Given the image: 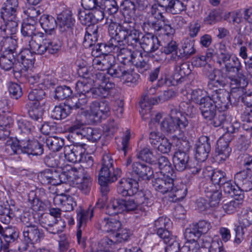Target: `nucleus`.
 I'll use <instances>...</instances> for the list:
<instances>
[{
	"label": "nucleus",
	"mask_w": 252,
	"mask_h": 252,
	"mask_svg": "<svg viewBox=\"0 0 252 252\" xmlns=\"http://www.w3.org/2000/svg\"><path fill=\"white\" fill-rule=\"evenodd\" d=\"M138 183L132 179H122L117 186V192L123 196H129L128 199H117L112 201L108 206L110 215H116L122 212L133 211L140 205L148 206L151 205L149 196L144 192L138 191Z\"/></svg>",
	"instance_id": "f257e3e1"
},
{
	"label": "nucleus",
	"mask_w": 252,
	"mask_h": 252,
	"mask_svg": "<svg viewBox=\"0 0 252 252\" xmlns=\"http://www.w3.org/2000/svg\"><path fill=\"white\" fill-rule=\"evenodd\" d=\"M209 221H198L192 222L185 229V237L187 240L183 250L187 252H211L209 249H207L200 246L195 242L201 237L203 233H206L211 228Z\"/></svg>",
	"instance_id": "f03ea898"
},
{
	"label": "nucleus",
	"mask_w": 252,
	"mask_h": 252,
	"mask_svg": "<svg viewBox=\"0 0 252 252\" xmlns=\"http://www.w3.org/2000/svg\"><path fill=\"white\" fill-rule=\"evenodd\" d=\"M20 143L11 142L9 149L13 154L26 153L28 155H41L43 153V145L37 140H30L29 137L23 139L20 137Z\"/></svg>",
	"instance_id": "7ed1b4c3"
},
{
	"label": "nucleus",
	"mask_w": 252,
	"mask_h": 252,
	"mask_svg": "<svg viewBox=\"0 0 252 252\" xmlns=\"http://www.w3.org/2000/svg\"><path fill=\"white\" fill-rule=\"evenodd\" d=\"M217 63L220 65L222 64L224 65L225 74L230 80V86L232 88L235 85H238L239 82L243 81L239 77V75L244 74L240 72L242 65L237 58L231 55L221 61H217Z\"/></svg>",
	"instance_id": "20e7f679"
},
{
	"label": "nucleus",
	"mask_w": 252,
	"mask_h": 252,
	"mask_svg": "<svg viewBox=\"0 0 252 252\" xmlns=\"http://www.w3.org/2000/svg\"><path fill=\"white\" fill-rule=\"evenodd\" d=\"M113 159L109 154L103 155L102 159L101 167L99 170L98 180L114 182L121 176L122 171L120 168L115 169L113 167Z\"/></svg>",
	"instance_id": "39448f33"
},
{
	"label": "nucleus",
	"mask_w": 252,
	"mask_h": 252,
	"mask_svg": "<svg viewBox=\"0 0 252 252\" xmlns=\"http://www.w3.org/2000/svg\"><path fill=\"white\" fill-rule=\"evenodd\" d=\"M38 178L42 184L53 186H57L71 180V176L68 174V172L61 173L56 170L49 169L40 172L38 175Z\"/></svg>",
	"instance_id": "423d86ee"
},
{
	"label": "nucleus",
	"mask_w": 252,
	"mask_h": 252,
	"mask_svg": "<svg viewBox=\"0 0 252 252\" xmlns=\"http://www.w3.org/2000/svg\"><path fill=\"white\" fill-rule=\"evenodd\" d=\"M68 174L71 176L73 175V178L71 177V181H74L76 187L84 194H88L92 188V178L90 175L84 170V169L71 168L68 171Z\"/></svg>",
	"instance_id": "0eeeda50"
},
{
	"label": "nucleus",
	"mask_w": 252,
	"mask_h": 252,
	"mask_svg": "<svg viewBox=\"0 0 252 252\" xmlns=\"http://www.w3.org/2000/svg\"><path fill=\"white\" fill-rule=\"evenodd\" d=\"M130 26L129 23L124 22L122 25L116 23H111L108 28V32L111 37V41L116 42L117 47L126 45V40Z\"/></svg>",
	"instance_id": "6e6552de"
},
{
	"label": "nucleus",
	"mask_w": 252,
	"mask_h": 252,
	"mask_svg": "<svg viewBox=\"0 0 252 252\" xmlns=\"http://www.w3.org/2000/svg\"><path fill=\"white\" fill-rule=\"evenodd\" d=\"M72 15L70 10H63L57 16L58 25L61 32H66L69 34L77 35L79 32L75 26V20Z\"/></svg>",
	"instance_id": "1a4fd4ad"
},
{
	"label": "nucleus",
	"mask_w": 252,
	"mask_h": 252,
	"mask_svg": "<svg viewBox=\"0 0 252 252\" xmlns=\"http://www.w3.org/2000/svg\"><path fill=\"white\" fill-rule=\"evenodd\" d=\"M209 95V98L220 111L227 110L231 104L230 94L224 89H219L206 92Z\"/></svg>",
	"instance_id": "9d476101"
},
{
	"label": "nucleus",
	"mask_w": 252,
	"mask_h": 252,
	"mask_svg": "<svg viewBox=\"0 0 252 252\" xmlns=\"http://www.w3.org/2000/svg\"><path fill=\"white\" fill-rule=\"evenodd\" d=\"M23 233L24 239L19 245V249L23 251L26 250L28 244L38 243L42 236L38 226L31 223L24 227Z\"/></svg>",
	"instance_id": "9b49d317"
},
{
	"label": "nucleus",
	"mask_w": 252,
	"mask_h": 252,
	"mask_svg": "<svg viewBox=\"0 0 252 252\" xmlns=\"http://www.w3.org/2000/svg\"><path fill=\"white\" fill-rule=\"evenodd\" d=\"M240 79H243L238 85L233 86L234 93H237L239 96V100H240L248 107H252V90L248 89V80L245 75H239Z\"/></svg>",
	"instance_id": "f8f14e48"
},
{
	"label": "nucleus",
	"mask_w": 252,
	"mask_h": 252,
	"mask_svg": "<svg viewBox=\"0 0 252 252\" xmlns=\"http://www.w3.org/2000/svg\"><path fill=\"white\" fill-rule=\"evenodd\" d=\"M210 70L206 74L209 81L207 84V91L212 92L214 90H219V88L224 87L226 85V82L220 70H216L207 65Z\"/></svg>",
	"instance_id": "ddd939ff"
},
{
	"label": "nucleus",
	"mask_w": 252,
	"mask_h": 252,
	"mask_svg": "<svg viewBox=\"0 0 252 252\" xmlns=\"http://www.w3.org/2000/svg\"><path fill=\"white\" fill-rule=\"evenodd\" d=\"M129 174L131 177H128L127 179L135 180L137 182V179L149 181L154 176V172L152 168L146 164L140 162L133 163Z\"/></svg>",
	"instance_id": "4468645a"
},
{
	"label": "nucleus",
	"mask_w": 252,
	"mask_h": 252,
	"mask_svg": "<svg viewBox=\"0 0 252 252\" xmlns=\"http://www.w3.org/2000/svg\"><path fill=\"white\" fill-rule=\"evenodd\" d=\"M175 177V174H160V177L152 181L153 186L157 191L162 194L170 192L173 189Z\"/></svg>",
	"instance_id": "2eb2a0df"
},
{
	"label": "nucleus",
	"mask_w": 252,
	"mask_h": 252,
	"mask_svg": "<svg viewBox=\"0 0 252 252\" xmlns=\"http://www.w3.org/2000/svg\"><path fill=\"white\" fill-rule=\"evenodd\" d=\"M17 50L14 46L7 47L0 57V66L5 70H10L14 65V69L17 67L16 56Z\"/></svg>",
	"instance_id": "dca6fc26"
},
{
	"label": "nucleus",
	"mask_w": 252,
	"mask_h": 252,
	"mask_svg": "<svg viewBox=\"0 0 252 252\" xmlns=\"http://www.w3.org/2000/svg\"><path fill=\"white\" fill-rule=\"evenodd\" d=\"M195 158L198 161L203 162L208 157L211 151V142L208 136H200L195 144Z\"/></svg>",
	"instance_id": "f3484780"
},
{
	"label": "nucleus",
	"mask_w": 252,
	"mask_h": 252,
	"mask_svg": "<svg viewBox=\"0 0 252 252\" xmlns=\"http://www.w3.org/2000/svg\"><path fill=\"white\" fill-rule=\"evenodd\" d=\"M85 144L71 145L64 147V155L65 159L72 163L80 162L84 156Z\"/></svg>",
	"instance_id": "a211bd4d"
},
{
	"label": "nucleus",
	"mask_w": 252,
	"mask_h": 252,
	"mask_svg": "<svg viewBox=\"0 0 252 252\" xmlns=\"http://www.w3.org/2000/svg\"><path fill=\"white\" fill-rule=\"evenodd\" d=\"M17 132L18 136L16 140H7L6 143V150H9V148L11 142H18L20 143V137L23 139H26V137H29V135L31 133V131L34 129V126H32L31 123L25 119H20L17 122Z\"/></svg>",
	"instance_id": "6ab92c4d"
},
{
	"label": "nucleus",
	"mask_w": 252,
	"mask_h": 252,
	"mask_svg": "<svg viewBox=\"0 0 252 252\" xmlns=\"http://www.w3.org/2000/svg\"><path fill=\"white\" fill-rule=\"evenodd\" d=\"M158 4L172 14H179L187 9V4L181 0H158Z\"/></svg>",
	"instance_id": "aec40b11"
},
{
	"label": "nucleus",
	"mask_w": 252,
	"mask_h": 252,
	"mask_svg": "<svg viewBox=\"0 0 252 252\" xmlns=\"http://www.w3.org/2000/svg\"><path fill=\"white\" fill-rule=\"evenodd\" d=\"M193 40L186 39L185 40L182 48L178 50L175 55L171 56L170 60L177 62L180 60H187L195 54Z\"/></svg>",
	"instance_id": "412c9836"
},
{
	"label": "nucleus",
	"mask_w": 252,
	"mask_h": 252,
	"mask_svg": "<svg viewBox=\"0 0 252 252\" xmlns=\"http://www.w3.org/2000/svg\"><path fill=\"white\" fill-rule=\"evenodd\" d=\"M16 60L17 65L23 66L20 69V71L23 70L27 71L34 63V57L32 52L28 49L23 50L20 52L17 51V55L16 56Z\"/></svg>",
	"instance_id": "4be33fe9"
},
{
	"label": "nucleus",
	"mask_w": 252,
	"mask_h": 252,
	"mask_svg": "<svg viewBox=\"0 0 252 252\" xmlns=\"http://www.w3.org/2000/svg\"><path fill=\"white\" fill-rule=\"evenodd\" d=\"M139 45L145 52L152 53L158 49L159 41L157 36L147 33L142 36Z\"/></svg>",
	"instance_id": "5701e85b"
},
{
	"label": "nucleus",
	"mask_w": 252,
	"mask_h": 252,
	"mask_svg": "<svg viewBox=\"0 0 252 252\" xmlns=\"http://www.w3.org/2000/svg\"><path fill=\"white\" fill-rule=\"evenodd\" d=\"M115 89L114 83L110 81L109 78L102 82L97 87L94 88L93 96L94 97H107L111 95L112 93Z\"/></svg>",
	"instance_id": "b1692460"
},
{
	"label": "nucleus",
	"mask_w": 252,
	"mask_h": 252,
	"mask_svg": "<svg viewBox=\"0 0 252 252\" xmlns=\"http://www.w3.org/2000/svg\"><path fill=\"white\" fill-rule=\"evenodd\" d=\"M19 5L18 0H6L3 4L0 11V18H15Z\"/></svg>",
	"instance_id": "393cba45"
},
{
	"label": "nucleus",
	"mask_w": 252,
	"mask_h": 252,
	"mask_svg": "<svg viewBox=\"0 0 252 252\" xmlns=\"http://www.w3.org/2000/svg\"><path fill=\"white\" fill-rule=\"evenodd\" d=\"M90 96L86 94H80L68 99L67 100H70V106L71 107L72 111L79 109L81 111L82 114L86 115Z\"/></svg>",
	"instance_id": "a878e982"
},
{
	"label": "nucleus",
	"mask_w": 252,
	"mask_h": 252,
	"mask_svg": "<svg viewBox=\"0 0 252 252\" xmlns=\"http://www.w3.org/2000/svg\"><path fill=\"white\" fill-rule=\"evenodd\" d=\"M171 115L174 119L177 131L181 133V135L187 132L189 127V121L176 109L171 110Z\"/></svg>",
	"instance_id": "bb28decb"
},
{
	"label": "nucleus",
	"mask_w": 252,
	"mask_h": 252,
	"mask_svg": "<svg viewBox=\"0 0 252 252\" xmlns=\"http://www.w3.org/2000/svg\"><path fill=\"white\" fill-rule=\"evenodd\" d=\"M117 48L118 51L115 53L117 54L118 59L120 61L119 63L127 66H128L129 64L132 63L138 53L131 52L126 48V45L123 47H117Z\"/></svg>",
	"instance_id": "cd10ccee"
},
{
	"label": "nucleus",
	"mask_w": 252,
	"mask_h": 252,
	"mask_svg": "<svg viewBox=\"0 0 252 252\" xmlns=\"http://www.w3.org/2000/svg\"><path fill=\"white\" fill-rule=\"evenodd\" d=\"M173 162L177 170L184 171L187 169L188 165L190 162L189 154L179 149L174 153Z\"/></svg>",
	"instance_id": "c85d7f7f"
},
{
	"label": "nucleus",
	"mask_w": 252,
	"mask_h": 252,
	"mask_svg": "<svg viewBox=\"0 0 252 252\" xmlns=\"http://www.w3.org/2000/svg\"><path fill=\"white\" fill-rule=\"evenodd\" d=\"M116 42L114 43L111 41V39L109 41L106 43H99L94 45V47L93 48L92 54L94 56H97L100 54L105 55V56L111 55L109 54L111 52L115 53L118 51V48L116 45Z\"/></svg>",
	"instance_id": "c756f323"
},
{
	"label": "nucleus",
	"mask_w": 252,
	"mask_h": 252,
	"mask_svg": "<svg viewBox=\"0 0 252 252\" xmlns=\"http://www.w3.org/2000/svg\"><path fill=\"white\" fill-rule=\"evenodd\" d=\"M72 111L70 106V100H67L63 104L56 106L52 111L51 117L56 120H62L66 118Z\"/></svg>",
	"instance_id": "7c9ffc66"
},
{
	"label": "nucleus",
	"mask_w": 252,
	"mask_h": 252,
	"mask_svg": "<svg viewBox=\"0 0 252 252\" xmlns=\"http://www.w3.org/2000/svg\"><path fill=\"white\" fill-rule=\"evenodd\" d=\"M231 151L229 143L223 138H220L217 141L215 153L218 159L225 160L229 156Z\"/></svg>",
	"instance_id": "2f4dec72"
},
{
	"label": "nucleus",
	"mask_w": 252,
	"mask_h": 252,
	"mask_svg": "<svg viewBox=\"0 0 252 252\" xmlns=\"http://www.w3.org/2000/svg\"><path fill=\"white\" fill-rule=\"evenodd\" d=\"M201 115L206 121H211L216 116V106L210 100H207L199 105Z\"/></svg>",
	"instance_id": "473e14b6"
},
{
	"label": "nucleus",
	"mask_w": 252,
	"mask_h": 252,
	"mask_svg": "<svg viewBox=\"0 0 252 252\" xmlns=\"http://www.w3.org/2000/svg\"><path fill=\"white\" fill-rule=\"evenodd\" d=\"M176 62L175 66L176 73L173 75V79L176 83L182 82V79L186 76L189 75L191 73L190 65L189 63H178Z\"/></svg>",
	"instance_id": "72a5a7b5"
},
{
	"label": "nucleus",
	"mask_w": 252,
	"mask_h": 252,
	"mask_svg": "<svg viewBox=\"0 0 252 252\" xmlns=\"http://www.w3.org/2000/svg\"><path fill=\"white\" fill-rule=\"evenodd\" d=\"M26 108H29L28 111L29 116L32 120L41 123L43 121V109L40 107V102H28L25 105Z\"/></svg>",
	"instance_id": "f704fd0d"
},
{
	"label": "nucleus",
	"mask_w": 252,
	"mask_h": 252,
	"mask_svg": "<svg viewBox=\"0 0 252 252\" xmlns=\"http://www.w3.org/2000/svg\"><path fill=\"white\" fill-rule=\"evenodd\" d=\"M128 23L130 24V26L126 40V43L133 48H136L139 46L141 41L140 37L142 36V33L134 28V23L133 22H128Z\"/></svg>",
	"instance_id": "c9c22d12"
},
{
	"label": "nucleus",
	"mask_w": 252,
	"mask_h": 252,
	"mask_svg": "<svg viewBox=\"0 0 252 252\" xmlns=\"http://www.w3.org/2000/svg\"><path fill=\"white\" fill-rule=\"evenodd\" d=\"M98 28L96 26L88 27L85 32L84 38L83 45L85 48L94 46L97 40Z\"/></svg>",
	"instance_id": "e433bc0d"
},
{
	"label": "nucleus",
	"mask_w": 252,
	"mask_h": 252,
	"mask_svg": "<svg viewBox=\"0 0 252 252\" xmlns=\"http://www.w3.org/2000/svg\"><path fill=\"white\" fill-rule=\"evenodd\" d=\"M235 238L234 243L240 244L244 239V236L247 231L252 233V223L250 221H239V224L235 228Z\"/></svg>",
	"instance_id": "4c0bfd02"
},
{
	"label": "nucleus",
	"mask_w": 252,
	"mask_h": 252,
	"mask_svg": "<svg viewBox=\"0 0 252 252\" xmlns=\"http://www.w3.org/2000/svg\"><path fill=\"white\" fill-rule=\"evenodd\" d=\"M39 23L44 31L46 33L49 32V34H51L58 25L57 20L52 16L47 14H43L40 17Z\"/></svg>",
	"instance_id": "58836bf2"
},
{
	"label": "nucleus",
	"mask_w": 252,
	"mask_h": 252,
	"mask_svg": "<svg viewBox=\"0 0 252 252\" xmlns=\"http://www.w3.org/2000/svg\"><path fill=\"white\" fill-rule=\"evenodd\" d=\"M121 10L125 18V22H132L131 18L133 17L136 11V6L131 0H125L122 4Z\"/></svg>",
	"instance_id": "ea45409f"
},
{
	"label": "nucleus",
	"mask_w": 252,
	"mask_h": 252,
	"mask_svg": "<svg viewBox=\"0 0 252 252\" xmlns=\"http://www.w3.org/2000/svg\"><path fill=\"white\" fill-rule=\"evenodd\" d=\"M14 19L8 18V19H2L3 24L0 26V30L5 35L11 36L16 33L18 23Z\"/></svg>",
	"instance_id": "a19ab883"
},
{
	"label": "nucleus",
	"mask_w": 252,
	"mask_h": 252,
	"mask_svg": "<svg viewBox=\"0 0 252 252\" xmlns=\"http://www.w3.org/2000/svg\"><path fill=\"white\" fill-rule=\"evenodd\" d=\"M77 134H80L93 142H97L101 137V133L99 130L90 127L82 128L80 131L77 132Z\"/></svg>",
	"instance_id": "79ce46f5"
},
{
	"label": "nucleus",
	"mask_w": 252,
	"mask_h": 252,
	"mask_svg": "<svg viewBox=\"0 0 252 252\" xmlns=\"http://www.w3.org/2000/svg\"><path fill=\"white\" fill-rule=\"evenodd\" d=\"M110 64L111 66L107 74L113 78H119L121 80L127 66L117 63L114 56V63H110Z\"/></svg>",
	"instance_id": "37998d69"
},
{
	"label": "nucleus",
	"mask_w": 252,
	"mask_h": 252,
	"mask_svg": "<svg viewBox=\"0 0 252 252\" xmlns=\"http://www.w3.org/2000/svg\"><path fill=\"white\" fill-rule=\"evenodd\" d=\"M48 39L46 38L43 39L41 42L32 40L29 42L31 50L39 55L44 54L47 51L48 52Z\"/></svg>",
	"instance_id": "c03bdc74"
},
{
	"label": "nucleus",
	"mask_w": 252,
	"mask_h": 252,
	"mask_svg": "<svg viewBox=\"0 0 252 252\" xmlns=\"http://www.w3.org/2000/svg\"><path fill=\"white\" fill-rule=\"evenodd\" d=\"M45 143L48 148L53 152H58L64 146V140L57 136H49L46 139Z\"/></svg>",
	"instance_id": "a18cd8bd"
},
{
	"label": "nucleus",
	"mask_w": 252,
	"mask_h": 252,
	"mask_svg": "<svg viewBox=\"0 0 252 252\" xmlns=\"http://www.w3.org/2000/svg\"><path fill=\"white\" fill-rule=\"evenodd\" d=\"M91 80L87 79H82L79 80L76 84L75 89L78 94H83L90 96V94L93 95V91L94 88H92V85L91 83Z\"/></svg>",
	"instance_id": "49530a36"
},
{
	"label": "nucleus",
	"mask_w": 252,
	"mask_h": 252,
	"mask_svg": "<svg viewBox=\"0 0 252 252\" xmlns=\"http://www.w3.org/2000/svg\"><path fill=\"white\" fill-rule=\"evenodd\" d=\"M158 165L160 174H175L171 163L168 158L164 156L160 157L158 160Z\"/></svg>",
	"instance_id": "de8ad7c7"
},
{
	"label": "nucleus",
	"mask_w": 252,
	"mask_h": 252,
	"mask_svg": "<svg viewBox=\"0 0 252 252\" xmlns=\"http://www.w3.org/2000/svg\"><path fill=\"white\" fill-rule=\"evenodd\" d=\"M160 129L164 133H172L177 131L174 118H172L171 111L169 118L162 120L160 123Z\"/></svg>",
	"instance_id": "09e8293b"
},
{
	"label": "nucleus",
	"mask_w": 252,
	"mask_h": 252,
	"mask_svg": "<svg viewBox=\"0 0 252 252\" xmlns=\"http://www.w3.org/2000/svg\"><path fill=\"white\" fill-rule=\"evenodd\" d=\"M103 207V204L99 203V200L95 206L92 209L88 208L87 210H83L82 208H80L77 211L78 220H91L93 217L94 211L96 208H101Z\"/></svg>",
	"instance_id": "8fccbe9b"
},
{
	"label": "nucleus",
	"mask_w": 252,
	"mask_h": 252,
	"mask_svg": "<svg viewBox=\"0 0 252 252\" xmlns=\"http://www.w3.org/2000/svg\"><path fill=\"white\" fill-rule=\"evenodd\" d=\"M98 7L109 15L114 14L118 10V6L115 0H102Z\"/></svg>",
	"instance_id": "3c124183"
},
{
	"label": "nucleus",
	"mask_w": 252,
	"mask_h": 252,
	"mask_svg": "<svg viewBox=\"0 0 252 252\" xmlns=\"http://www.w3.org/2000/svg\"><path fill=\"white\" fill-rule=\"evenodd\" d=\"M40 224L42 227L45 228L49 232L52 234L62 232L65 227V221H54L52 224H47L46 221H41Z\"/></svg>",
	"instance_id": "603ef678"
},
{
	"label": "nucleus",
	"mask_w": 252,
	"mask_h": 252,
	"mask_svg": "<svg viewBox=\"0 0 252 252\" xmlns=\"http://www.w3.org/2000/svg\"><path fill=\"white\" fill-rule=\"evenodd\" d=\"M187 193V188L184 185H182L180 189L173 187V189L170 191L169 197L172 198V201H177L183 199Z\"/></svg>",
	"instance_id": "864d4df0"
},
{
	"label": "nucleus",
	"mask_w": 252,
	"mask_h": 252,
	"mask_svg": "<svg viewBox=\"0 0 252 252\" xmlns=\"http://www.w3.org/2000/svg\"><path fill=\"white\" fill-rule=\"evenodd\" d=\"M126 70L121 80H123L124 83L135 84L139 78V75L135 72L133 69L129 68L128 66L127 67Z\"/></svg>",
	"instance_id": "5fc2aeb1"
},
{
	"label": "nucleus",
	"mask_w": 252,
	"mask_h": 252,
	"mask_svg": "<svg viewBox=\"0 0 252 252\" xmlns=\"http://www.w3.org/2000/svg\"><path fill=\"white\" fill-rule=\"evenodd\" d=\"M179 107L180 110L187 116H189L190 118H193L197 113V109L189 101H182L181 102Z\"/></svg>",
	"instance_id": "6e6d98bb"
},
{
	"label": "nucleus",
	"mask_w": 252,
	"mask_h": 252,
	"mask_svg": "<svg viewBox=\"0 0 252 252\" xmlns=\"http://www.w3.org/2000/svg\"><path fill=\"white\" fill-rule=\"evenodd\" d=\"M139 104L141 107L140 113L143 120L148 121L152 119L153 112L152 111V104L150 103L145 102L144 101H140Z\"/></svg>",
	"instance_id": "4d7b16f0"
},
{
	"label": "nucleus",
	"mask_w": 252,
	"mask_h": 252,
	"mask_svg": "<svg viewBox=\"0 0 252 252\" xmlns=\"http://www.w3.org/2000/svg\"><path fill=\"white\" fill-rule=\"evenodd\" d=\"M19 235V232H17L13 233L11 235H10L9 236H5L3 237V241L0 237V252H10L9 249V245L10 243L14 242L16 240L18 239Z\"/></svg>",
	"instance_id": "13d9d810"
},
{
	"label": "nucleus",
	"mask_w": 252,
	"mask_h": 252,
	"mask_svg": "<svg viewBox=\"0 0 252 252\" xmlns=\"http://www.w3.org/2000/svg\"><path fill=\"white\" fill-rule=\"evenodd\" d=\"M72 94L71 88L66 86H58L55 90L54 97L58 100H63L69 97Z\"/></svg>",
	"instance_id": "bf43d9fd"
},
{
	"label": "nucleus",
	"mask_w": 252,
	"mask_h": 252,
	"mask_svg": "<svg viewBox=\"0 0 252 252\" xmlns=\"http://www.w3.org/2000/svg\"><path fill=\"white\" fill-rule=\"evenodd\" d=\"M61 159L60 156L57 155L49 154L44 158L43 161L48 167L62 168L63 164L61 163Z\"/></svg>",
	"instance_id": "052dcab7"
},
{
	"label": "nucleus",
	"mask_w": 252,
	"mask_h": 252,
	"mask_svg": "<svg viewBox=\"0 0 252 252\" xmlns=\"http://www.w3.org/2000/svg\"><path fill=\"white\" fill-rule=\"evenodd\" d=\"M137 158L151 164L156 163L157 159L153 155V152L148 148L141 150L137 155Z\"/></svg>",
	"instance_id": "680f3d73"
},
{
	"label": "nucleus",
	"mask_w": 252,
	"mask_h": 252,
	"mask_svg": "<svg viewBox=\"0 0 252 252\" xmlns=\"http://www.w3.org/2000/svg\"><path fill=\"white\" fill-rule=\"evenodd\" d=\"M167 244V246L165 248L166 252H184L185 250H183V248L181 249L180 244L176 237L172 236L171 238L164 242Z\"/></svg>",
	"instance_id": "e2e57ef3"
},
{
	"label": "nucleus",
	"mask_w": 252,
	"mask_h": 252,
	"mask_svg": "<svg viewBox=\"0 0 252 252\" xmlns=\"http://www.w3.org/2000/svg\"><path fill=\"white\" fill-rule=\"evenodd\" d=\"M92 16L91 12L81 9L78 10V17L80 22L83 25H88L89 27L94 26Z\"/></svg>",
	"instance_id": "0e129e2a"
},
{
	"label": "nucleus",
	"mask_w": 252,
	"mask_h": 252,
	"mask_svg": "<svg viewBox=\"0 0 252 252\" xmlns=\"http://www.w3.org/2000/svg\"><path fill=\"white\" fill-rule=\"evenodd\" d=\"M54 201H59L61 205L64 207L65 211H70L73 210L74 206L75 203L73 202L71 197H66L63 196V198L57 196L54 198Z\"/></svg>",
	"instance_id": "69168bd1"
},
{
	"label": "nucleus",
	"mask_w": 252,
	"mask_h": 252,
	"mask_svg": "<svg viewBox=\"0 0 252 252\" xmlns=\"http://www.w3.org/2000/svg\"><path fill=\"white\" fill-rule=\"evenodd\" d=\"M24 13L32 20L33 23H36L37 18L41 14V11L38 7L30 6L24 10Z\"/></svg>",
	"instance_id": "338daca9"
},
{
	"label": "nucleus",
	"mask_w": 252,
	"mask_h": 252,
	"mask_svg": "<svg viewBox=\"0 0 252 252\" xmlns=\"http://www.w3.org/2000/svg\"><path fill=\"white\" fill-rule=\"evenodd\" d=\"M8 92L11 98L18 99L23 95L20 85L15 83H11L8 87Z\"/></svg>",
	"instance_id": "774afa93"
}]
</instances>
